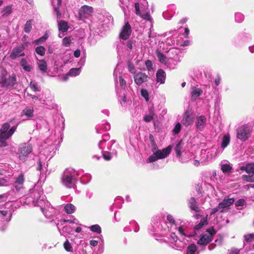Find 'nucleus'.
Masks as SVG:
<instances>
[{
	"instance_id": "1",
	"label": "nucleus",
	"mask_w": 254,
	"mask_h": 254,
	"mask_svg": "<svg viewBox=\"0 0 254 254\" xmlns=\"http://www.w3.org/2000/svg\"><path fill=\"white\" fill-rule=\"evenodd\" d=\"M38 187H34L30 190L31 196L34 198L33 203L34 206H39L45 216L48 218L52 217L55 214L54 208L48 201H44L45 196L42 195V191Z\"/></svg>"
},
{
	"instance_id": "2",
	"label": "nucleus",
	"mask_w": 254,
	"mask_h": 254,
	"mask_svg": "<svg viewBox=\"0 0 254 254\" xmlns=\"http://www.w3.org/2000/svg\"><path fill=\"white\" fill-rule=\"evenodd\" d=\"M0 85L5 89H11L17 82L16 76L15 74H8L5 68L0 66Z\"/></svg>"
},
{
	"instance_id": "3",
	"label": "nucleus",
	"mask_w": 254,
	"mask_h": 254,
	"mask_svg": "<svg viewBox=\"0 0 254 254\" xmlns=\"http://www.w3.org/2000/svg\"><path fill=\"white\" fill-rule=\"evenodd\" d=\"M10 127V124L6 123L0 128V142L1 146H5L7 145L6 140L11 137L16 130L17 126H13L11 128Z\"/></svg>"
},
{
	"instance_id": "4",
	"label": "nucleus",
	"mask_w": 254,
	"mask_h": 254,
	"mask_svg": "<svg viewBox=\"0 0 254 254\" xmlns=\"http://www.w3.org/2000/svg\"><path fill=\"white\" fill-rule=\"evenodd\" d=\"M77 173L73 169H66L62 177V183L68 188H71L75 184Z\"/></svg>"
},
{
	"instance_id": "5",
	"label": "nucleus",
	"mask_w": 254,
	"mask_h": 254,
	"mask_svg": "<svg viewBox=\"0 0 254 254\" xmlns=\"http://www.w3.org/2000/svg\"><path fill=\"white\" fill-rule=\"evenodd\" d=\"M252 127L248 125H244L237 130V137L242 141L249 139L251 135Z\"/></svg>"
},
{
	"instance_id": "6",
	"label": "nucleus",
	"mask_w": 254,
	"mask_h": 254,
	"mask_svg": "<svg viewBox=\"0 0 254 254\" xmlns=\"http://www.w3.org/2000/svg\"><path fill=\"white\" fill-rule=\"evenodd\" d=\"M217 155V151L214 147L202 150L200 153L201 163H205L211 161Z\"/></svg>"
},
{
	"instance_id": "7",
	"label": "nucleus",
	"mask_w": 254,
	"mask_h": 254,
	"mask_svg": "<svg viewBox=\"0 0 254 254\" xmlns=\"http://www.w3.org/2000/svg\"><path fill=\"white\" fill-rule=\"evenodd\" d=\"M216 233V232L213 228L208 229L205 234H202L200 236L197 244L199 245H207L212 240Z\"/></svg>"
},
{
	"instance_id": "8",
	"label": "nucleus",
	"mask_w": 254,
	"mask_h": 254,
	"mask_svg": "<svg viewBox=\"0 0 254 254\" xmlns=\"http://www.w3.org/2000/svg\"><path fill=\"white\" fill-rule=\"evenodd\" d=\"M32 150V146L29 143H24L20 144L18 149L19 159L22 161H25Z\"/></svg>"
},
{
	"instance_id": "9",
	"label": "nucleus",
	"mask_w": 254,
	"mask_h": 254,
	"mask_svg": "<svg viewBox=\"0 0 254 254\" xmlns=\"http://www.w3.org/2000/svg\"><path fill=\"white\" fill-rule=\"evenodd\" d=\"M109 139V136L108 134H105L103 136V138L101 140L98 144L99 147L104 150H109L110 149L112 145L115 143L114 140H111L107 143V141Z\"/></svg>"
},
{
	"instance_id": "10",
	"label": "nucleus",
	"mask_w": 254,
	"mask_h": 254,
	"mask_svg": "<svg viewBox=\"0 0 254 254\" xmlns=\"http://www.w3.org/2000/svg\"><path fill=\"white\" fill-rule=\"evenodd\" d=\"M194 121V116L190 110H187L183 116L182 120V124L188 127L192 124Z\"/></svg>"
},
{
	"instance_id": "11",
	"label": "nucleus",
	"mask_w": 254,
	"mask_h": 254,
	"mask_svg": "<svg viewBox=\"0 0 254 254\" xmlns=\"http://www.w3.org/2000/svg\"><path fill=\"white\" fill-rule=\"evenodd\" d=\"M81 67L79 68H72L70 69L68 73L59 76L58 79L61 81H66L68 79V75L76 76L79 74L81 72Z\"/></svg>"
},
{
	"instance_id": "12",
	"label": "nucleus",
	"mask_w": 254,
	"mask_h": 254,
	"mask_svg": "<svg viewBox=\"0 0 254 254\" xmlns=\"http://www.w3.org/2000/svg\"><path fill=\"white\" fill-rule=\"evenodd\" d=\"M170 241L171 243H173V242L174 243L172 247L173 248L177 250H181L184 248L186 244L185 242H183L180 240L178 241L177 236L175 233H171Z\"/></svg>"
},
{
	"instance_id": "13",
	"label": "nucleus",
	"mask_w": 254,
	"mask_h": 254,
	"mask_svg": "<svg viewBox=\"0 0 254 254\" xmlns=\"http://www.w3.org/2000/svg\"><path fill=\"white\" fill-rule=\"evenodd\" d=\"M132 32L130 25L128 22H126L123 26L120 33V37L123 40L127 39Z\"/></svg>"
},
{
	"instance_id": "14",
	"label": "nucleus",
	"mask_w": 254,
	"mask_h": 254,
	"mask_svg": "<svg viewBox=\"0 0 254 254\" xmlns=\"http://www.w3.org/2000/svg\"><path fill=\"white\" fill-rule=\"evenodd\" d=\"M159 47L156 50V57L160 62L163 63L165 62L166 56L161 52L162 51L167 52V49L164 48V44L163 42H159Z\"/></svg>"
},
{
	"instance_id": "15",
	"label": "nucleus",
	"mask_w": 254,
	"mask_h": 254,
	"mask_svg": "<svg viewBox=\"0 0 254 254\" xmlns=\"http://www.w3.org/2000/svg\"><path fill=\"white\" fill-rule=\"evenodd\" d=\"M93 12L92 7L84 5L81 7L79 10V15L81 18H86Z\"/></svg>"
},
{
	"instance_id": "16",
	"label": "nucleus",
	"mask_w": 254,
	"mask_h": 254,
	"mask_svg": "<svg viewBox=\"0 0 254 254\" xmlns=\"http://www.w3.org/2000/svg\"><path fill=\"white\" fill-rule=\"evenodd\" d=\"M25 49L24 45L22 44L17 47L14 48L12 52L10 55V57L12 59H15L17 57L22 56L24 55V53L23 52L24 49Z\"/></svg>"
},
{
	"instance_id": "17",
	"label": "nucleus",
	"mask_w": 254,
	"mask_h": 254,
	"mask_svg": "<svg viewBox=\"0 0 254 254\" xmlns=\"http://www.w3.org/2000/svg\"><path fill=\"white\" fill-rule=\"evenodd\" d=\"M172 147L171 146H169L166 148L162 150H158L155 152V154L159 159H163L168 156L171 152Z\"/></svg>"
},
{
	"instance_id": "18",
	"label": "nucleus",
	"mask_w": 254,
	"mask_h": 254,
	"mask_svg": "<svg viewBox=\"0 0 254 254\" xmlns=\"http://www.w3.org/2000/svg\"><path fill=\"white\" fill-rule=\"evenodd\" d=\"M206 122V118L203 116H201L197 117L195 122V127L196 128L199 130H202L205 127Z\"/></svg>"
},
{
	"instance_id": "19",
	"label": "nucleus",
	"mask_w": 254,
	"mask_h": 254,
	"mask_svg": "<svg viewBox=\"0 0 254 254\" xmlns=\"http://www.w3.org/2000/svg\"><path fill=\"white\" fill-rule=\"evenodd\" d=\"M147 78L146 75L141 72L137 73L134 75V82L137 85H141L147 80Z\"/></svg>"
},
{
	"instance_id": "20",
	"label": "nucleus",
	"mask_w": 254,
	"mask_h": 254,
	"mask_svg": "<svg viewBox=\"0 0 254 254\" xmlns=\"http://www.w3.org/2000/svg\"><path fill=\"white\" fill-rule=\"evenodd\" d=\"M24 182V178L23 174H20L16 179L14 186L17 191H19L22 188Z\"/></svg>"
},
{
	"instance_id": "21",
	"label": "nucleus",
	"mask_w": 254,
	"mask_h": 254,
	"mask_svg": "<svg viewBox=\"0 0 254 254\" xmlns=\"http://www.w3.org/2000/svg\"><path fill=\"white\" fill-rule=\"evenodd\" d=\"M156 81L160 84H164L166 79V73L162 69H159L156 74Z\"/></svg>"
},
{
	"instance_id": "22",
	"label": "nucleus",
	"mask_w": 254,
	"mask_h": 254,
	"mask_svg": "<svg viewBox=\"0 0 254 254\" xmlns=\"http://www.w3.org/2000/svg\"><path fill=\"white\" fill-rule=\"evenodd\" d=\"M176 9V6L175 5H172L170 6L169 9L164 11L163 13V16L167 20L170 19L173 16L175 11L174 9Z\"/></svg>"
},
{
	"instance_id": "23",
	"label": "nucleus",
	"mask_w": 254,
	"mask_h": 254,
	"mask_svg": "<svg viewBox=\"0 0 254 254\" xmlns=\"http://www.w3.org/2000/svg\"><path fill=\"white\" fill-rule=\"evenodd\" d=\"M178 232L180 235L181 236L190 237L194 235L193 233H190L188 231V230L186 226L184 225L180 226L178 228Z\"/></svg>"
},
{
	"instance_id": "24",
	"label": "nucleus",
	"mask_w": 254,
	"mask_h": 254,
	"mask_svg": "<svg viewBox=\"0 0 254 254\" xmlns=\"http://www.w3.org/2000/svg\"><path fill=\"white\" fill-rule=\"evenodd\" d=\"M240 170L241 171H245L249 175L253 176L254 174V163H250L246 166H242Z\"/></svg>"
},
{
	"instance_id": "25",
	"label": "nucleus",
	"mask_w": 254,
	"mask_h": 254,
	"mask_svg": "<svg viewBox=\"0 0 254 254\" xmlns=\"http://www.w3.org/2000/svg\"><path fill=\"white\" fill-rule=\"evenodd\" d=\"M234 202V199L233 198H225L222 202L219 203V208L224 210L225 208L228 207L230 205L233 204Z\"/></svg>"
},
{
	"instance_id": "26",
	"label": "nucleus",
	"mask_w": 254,
	"mask_h": 254,
	"mask_svg": "<svg viewBox=\"0 0 254 254\" xmlns=\"http://www.w3.org/2000/svg\"><path fill=\"white\" fill-rule=\"evenodd\" d=\"M58 28L60 32L64 33L68 29V23L64 20H61L58 22Z\"/></svg>"
},
{
	"instance_id": "27",
	"label": "nucleus",
	"mask_w": 254,
	"mask_h": 254,
	"mask_svg": "<svg viewBox=\"0 0 254 254\" xmlns=\"http://www.w3.org/2000/svg\"><path fill=\"white\" fill-rule=\"evenodd\" d=\"M52 3L54 8L55 11L56 12L58 17H61V13H60L59 7L61 4L62 0H51Z\"/></svg>"
},
{
	"instance_id": "28",
	"label": "nucleus",
	"mask_w": 254,
	"mask_h": 254,
	"mask_svg": "<svg viewBox=\"0 0 254 254\" xmlns=\"http://www.w3.org/2000/svg\"><path fill=\"white\" fill-rule=\"evenodd\" d=\"M21 115V116L25 115L27 118H31L33 116V109L30 107H26L22 110Z\"/></svg>"
},
{
	"instance_id": "29",
	"label": "nucleus",
	"mask_w": 254,
	"mask_h": 254,
	"mask_svg": "<svg viewBox=\"0 0 254 254\" xmlns=\"http://www.w3.org/2000/svg\"><path fill=\"white\" fill-rule=\"evenodd\" d=\"M189 206L191 210L196 212L199 211V207L196 205V201L193 197H192L190 198L189 200Z\"/></svg>"
},
{
	"instance_id": "30",
	"label": "nucleus",
	"mask_w": 254,
	"mask_h": 254,
	"mask_svg": "<svg viewBox=\"0 0 254 254\" xmlns=\"http://www.w3.org/2000/svg\"><path fill=\"white\" fill-rule=\"evenodd\" d=\"M155 116L154 111L152 109H150L149 113L144 116L143 120L145 122L148 123L152 121Z\"/></svg>"
},
{
	"instance_id": "31",
	"label": "nucleus",
	"mask_w": 254,
	"mask_h": 254,
	"mask_svg": "<svg viewBox=\"0 0 254 254\" xmlns=\"http://www.w3.org/2000/svg\"><path fill=\"white\" fill-rule=\"evenodd\" d=\"M169 53V55L171 54L173 55L170 56L169 58L173 59L174 61H178L179 60V57L178 56V50L176 49H172L169 51H168Z\"/></svg>"
},
{
	"instance_id": "32",
	"label": "nucleus",
	"mask_w": 254,
	"mask_h": 254,
	"mask_svg": "<svg viewBox=\"0 0 254 254\" xmlns=\"http://www.w3.org/2000/svg\"><path fill=\"white\" fill-rule=\"evenodd\" d=\"M202 93V91L200 88L197 87H193L191 91V97L195 99L197 97H199Z\"/></svg>"
},
{
	"instance_id": "33",
	"label": "nucleus",
	"mask_w": 254,
	"mask_h": 254,
	"mask_svg": "<svg viewBox=\"0 0 254 254\" xmlns=\"http://www.w3.org/2000/svg\"><path fill=\"white\" fill-rule=\"evenodd\" d=\"M75 210V207L71 203H67L64 206V211L67 214L73 213Z\"/></svg>"
},
{
	"instance_id": "34",
	"label": "nucleus",
	"mask_w": 254,
	"mask_h": 254,
	"mask_svg": "<svg viewBox=\"0 0 254 254\" xmlns=\"http://www.w3.org/2000/svg\"><path fill=\"white\" fill-rule=\"evenodd\" d=\"M30 88L34 92H38L41 90V87L35 81H31L29 84Z\"/></svg>"
},
{
	"instance_id": "35",
	"label": "nucleus",
	"mask_w": 254,
	"mask_h": 254,
	"mask_svg": "<svg viewBox=\"0 0 254 254\" xmlns=\"http://www.w3.org/2000/svg\"><path fill=\"white\" fill-rule=\"evenodd\" d=\"M186 254H198L196 251V246L194 244H191L188 247Z\"/></svg>"
},
{
	"instance_id": "36",
	"label": "nucleus",
	"mask_w": 254,
	"mask_h": 254,
	"mask_svg": "<svg viewBox=\"0 0 254 254\" xmlns=\"http://www.w3.org/2000/svg\"><path fill=\"white\" fill-rule=\"evenodd\" d=\"M183 143L181 141L176 145L175 150L177 157L180 158L181 155V150L183 148Z\"/></svg>"
},
{
	"instance_id": "37",
	"label": "nucleus",
	"mask_w": 254,
	"mask_h": 254,
	"mask_svg": "<svg viewBox=\"0 0 254 254\" xmlns=\"http://www.w3.org/2000/svg\"><path fill=\"white\" fill-rule=\"evenodd\" d=\"M230 137L229 134L225 135L222 139L221 146L223 148L226 147L230 143Z\"/></svg>"
},
{
	"instance_id": "38",
	"label": "nucleus",
	"mask_w": 254,
	"mask_h": 254,
	"mask_svg": "<svg viewBox=\"0 0 254 254\" xmlns=\"http://www.w3.org/2000/svg\"><path fill=\"white\" fill-rule=\"evenodd\" d=\"M221 169L224 173H229L232 169V167L229 163H221Z\"/></svg>"
},
{
	"instance_id": "39",
	"label": "nucleus",
	"mask_w": 254,
	"mask_h": 254,
	"mask_svg": "<svg viewBox=\"0 0 254 254\" xmlns=\"http://www.w3.org/2000/svg\"><path fill=\"white\" fill-rule=\"evenodd\" d=\"M207 223L206 217H203L201 219L200 222L195 226L194 228L195 230H199L204 226L206 225Z\"/></svg>"
},
{
	"instance_id": "40",
	"label": "nucleus",
	"mask_w": 254,
	"mask_h": 254,
	"mask_svg": "<svg viewBox=\"0 0 254 254\" xmlns=\"http://www.w3.org/2000/svg\"><path fill=\"white\" fill-rule=\"evenodd\" d=\"M48 35L47 33H45L42 37L38 39L35 40L33 43L36 45H39L40 44L43 43L48 39Z\"/></svg>"
},
{
	"instance_id": "41",
	"label": "nucleus",
	"mask_w": 254,
	"mask_h": 254,
	"mask_svg": "<svg viewBox=\"0 0 254 254\" xmlns=\"http://www.w3.org/2000/svg\"><path fill=\"white\" fill-rule=\"evenodd\" d=\"M46 49L43 46H39L35 49L36 53L40 56H44L45 53Z\"/></svg>"
},
{
	"instance_id": "42",
	"label": "nucleus",
	"mask_w": 254,
	"mask_h": 254,
	"mask_svg": "<svg viewBox=\"0 0 254 254\" xmlns=\"http://www.w3.org/2000/svg\"><path fill=\"white\" fill-rule=\"evenodd\" d=\"M12 11V7L10 5L5 7L1 11L2 15H9Z\"/></svg>"
},
{
	"instance_id": "43",
	"label": "nucleus",
	"mask_w": 254,
	"mask_h": 254,
	"mask_svg": "<svg viewBox=\"0 0 254 254\" xmlns=\"http://www.w3.org/2000/svg\"><path fill=\"white\" fill-rule=\"evenodd\" d=\"M244 19V15L241 13H236L235 14V21L237 22H241Z\"/></svg>"
},
{
	"instance_id": "44",
	"label": "nucleus",
	"mask_w": 254,
	"mask_h": 254,
	"mask_svg": "<svg viewBox=\"0 0 254 254\" xmlns=\"http://www.w3.org/2000/svg\"><path fill=\"white\" fill-rule=\"evenodd\" d=\"M64 249L67 252H72V247L68 240H66L64 244Z\"/></svg>"
},
{
	"instance_id": "45",
	"label": "nucleus",
	"mask_w": 254,
	"mask_h": 254,
	"mask_svg": "<svg viewBox=\"0 0 254 254\" xmlns=\"http://www.w3.org/2000/svg\"><path fill=\"white\" fill-rule=\"evenodd\" d=\"M31 29H32L31 20H28L26 22V23L24 26V31L26 33H29L30 32Z\"/></svg>"
},
{
	"instance_id": "46",
	"label": "nucleus",
	"mask_w": 254,
	"mask_h": 254,
	"mask_svg": "<svg viewBox=\"0 0 254 254\" xmlns=\"http://www.w3.org/2000/svg\"><path fill=\"white\" fill-rule=\"evenodd\" d=\"M157 159H159L158 158V157L156 155V154H155V152H154L153 154L152 155L150 156L147 158L146 161L148 163H151V162H155Z\"/></svg>"
},
{
	"instance_id": "47",
	"label": "nucleus",
	"mask_w": 254,
	"mask_h": 254,
	"mask_svg": "<svg viewBox=\"0 0 254 254\" xmlns=\"http://www.w3.org/2000/svg\"><path fill=\"white\" fill-rule=\"evenodd\" d=\"M90 229L92 231L97 233H100L101 232V227L98 225H92L90 227Z\"/></svg>"
},
{
	"instance_id": "48",
	"label": "nucleus",
	"mask_w": 254,
	"mask_h": 254,
	"mask_svg": "<svg viewBox=\"0 0 254 254\" xmlns=\"http://www.w3.org/2000/svg\"><path fill=\"white\" fill-rule=\"evenodd\" d=\"M71 40L70 37H65L63 40V45L65 47H69L70 45Z\"/></svg>"
},
{
	"instance_id": "49",
	"label": "nucleus",
	"mask_w": 254,
	"mask_h": 254,
	"mask_svg": "<svg viewBox=\"0 0 254 254\" xmlns=\"http://www.w3.org/2000/svg\"><path fill=\"white\" fill-rule=\"evenodd\" d=\"M141 96L145 99L146 101L149 100V95L147 90L142 89L140 91Z\"/></svg>"
},
{
	"instance_id": "50",
	"label": "nucleus",
	"mask_w": 254,
	"mask_h": 254,
	"mask_svg": "<svg viewBox=\"0 0 254 254\" xmlns=\"http://www.w3.org/2000/svg\"><path fill=\"white\" fill-rule=\"evenodd\" d=\"M63 231L64 233H66L67 234H71L73 232L72 228L70 227V226H65L63 229Z\"/></svg>"
},
{
	"instance_id": "51",
	"label": "nucleus",
	"mask_w": 254,
	"mask_h": 254,
	"mask_svg": "<svg viewBox=\"0 0 254 254\" xmlns=\"http://www.w3.org/2000/svg\"><path fill=\"white\" fill-rule=\"evenodd\" d=\"M253 176L251 175H243L242 179L247 182H254V179L252 177Z\"/></svg>"
},
{
	"instance_id": "52",
	"label": "nucleus",
	"mask_w": 254,
	"mask_h": 254,
	"mask_svg": "<svg viewBox=\"0 0 254 254\" xmlns=\"http://www.w3.org/2000/svg\"><path fill=\"white\" fill-rule=\"evenodd\" d=\"M181 125L179 123H178L176 124V126L173 129V132L175 134H178L181 130Z\"/></svg>"
},
{
	"instance_id": "53",
	"label": "nucleus",
	"mask_w": 254,
	"mask_h": 254,
	"mask_svg": "<svg viewBox=\"0 0 254 254\" xmlns=\"http://www.w3.org/2000/svg\"><path fill=\"white\" fill-rule=\"evenodd\" d=\"M119 83H120V86L122 88H124V89L125 88V87H126V82L124 80V79H123L122 78V77L121 76H119Z\"/></svg>"
},
{
	"instance_id": "54",
	"label": "nucleus",
	"mask_w": 254,
	"mask_h": 254,
	"mask_svg": "<svg viewBox=\"0 0 254 254\" xmlns=\"http://www.w3.org/2000/svg\"><path fill=\"white\" fill-rule=\"evenodd\" d=\"M254 239V234H250L245 236V239L247 242H251Z\"/></svg>"
},
{
	"instance_id": "55",
	"label": "nucleus",
	"mask_w": 254,
	"mask_h": 254,
	"mask_svg": "<svg viewBox=\"0 0 254 254\" xmlns=\"http://www.w3.org/2000/svg\"><path fill=\"white\" fill-rule=\"evenodd\" d=\"M140 16L144 19L151 21V17L149 13L147 12L145 14L140 15Z\"/></svg>"
},
{
	"instance_id": "56",
	"label": "nucleus",
	"mask_w": 254,
	"mask_h": 254,
	"mask_svg": "<svg viewBox=\"0 0 254 254\" xmlns=\"http://www.w3.org/2000/svg\"><path fill=\"white\" fill-rule=\"evenodd\" d=\"M245 203V200L243 199H240L236 202V205L237 206H243Z\"/></svg>"
},
{
	"instance_id": "57",
	"label": "nucleus",
	"mask_w": 254,
	"mask_h": 254,
	"mask_svg": "<svg viewBox=\"0 0 254 254\" xmlns=\"http://www.w3.org/2000/svg\"><path fill=\"white\" fill-rule=\"evenodd\" d=\"M39 68L42 72H45L47 69V64H39Z\"/></svg>"
},
{
	"instance_id": "58",
	"label": "nucleus",
	"mask_w": 254,
	"mask_h": 254,
	"mask_svg": "<svg viewBox=\"0 0 254 254\" xmlns=\"http://www.w3.org/2000/svg\"><path fill=\"white\" fill-rule=\"evenodd\" d=\"M22 68L26 71H30L32 68L30 64H21Z\"/></svg>"
},
{
	"instance_id": "59",
	"label": "nucleus",
	"mask_w": 254,
	"mask_h": 254,
	"mask_svg": "<svg viewBox=\"0 0 254 254\" xmlns=\"http://www.w3.org/2000/svg\"><path fill=\"white\" fill-rule=\"evenodd\" d=\"M128 68L129 71L132 73L134 74L135 73V69L134 66V64H128Z\"/></svg>"
},
{
	"instance_id": "60",
	"label": "nucleus",
	"mask_w": 254,
	"mask_h": 254,
	"mask_svg": "<svg viewBox=\"0 0 254 254\" xmlns=\"http://www.w3.org/2000/svg\"><path fill=\"white\" fill-rule=\"evenodd\" d=\"M8 185V182L4 179H0V186H6Z\"/></svg>"
},
{
	"instance_id": "61",
	"label": "nucleus",
	"mask_w": 254,
	"mask_h": 254,
	"mask_svg": "<svg viewBox=\"0 0 254 254\" xmlns=\"http://www.w3.org/2000/svg\"><path fill=\"white\" fill-rule=\"evenodd\" d=\"M190 43L191 42L190 40H185L180 44V46L182 47L188 46L190 44Z\"/></svg>"
},
{
	"instance_id": "62",
	"label": "nucleus",
	"mask_w": 254,
	"mask_h": 254,
	"mask_svg": "<svg viewBox=\"0 0 254 254\" xmlns=\"http://www.w3.org/2000/svg\"><path fill=\"white\" fill-rule=\"evenodd\" d=\"M167 220L168 222L171 224H174L175 223V220L173 217L171 215H168Z\"/></svg>"
},
{
	"instance_id": "63",
	"label": "nucleus",
	"mask_w": 254,
	"mask_h": 254,
	"mask_svg": "<svg viewBox=\"0 0 254 254\" xmlns=\"http://www.w3.org/2000/svg\"><path fill=\"white\" fill-rule=\"evenodd\" d=\"M239 251L238 249H232L229 251V254H238Z\"/></svg>"
},
{
	"instance_id": "64",
	"label": "nucleus",
	"mask_w": 254,
	"mask_h": 254,
	"mask_svg": "<svg viewBox=\"0 0 254 254\" xmlns=\"http://www.w3.org/2000/svg\"><path fill=\"white\" fill-rule=\"evenodd\" d=\"M190 34V29L188 27L185 28L184 33L183 34L185 38H187Z\"/></svg>"
}]
</instances>
